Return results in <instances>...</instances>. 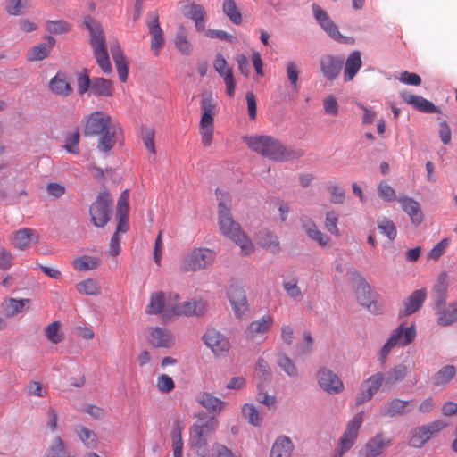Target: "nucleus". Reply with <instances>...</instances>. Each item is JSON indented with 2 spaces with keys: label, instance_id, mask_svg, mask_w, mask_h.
I'll list each match as a JSON object with an SVG mask.
<instances>
[{
  "label": "nucleus",
  "instance_id": "obj_1",
  "mask_svg": "<svg viewBox=\"0 0 457 457\" xmlns=\"http://www.w3.org/2000/svg\"><path fill=\"white\" fill-rule=\"evenodd\" d=\"M242 140L251 151L275 162L291 161L303 155L302 150L287 148L278 139L271 136H245Z\"/></svg>",
  "mask_w": 457,
  "mask_h": 457
},
{
  "label": "nucleus",
  "instance_id": "obj_2",
  "mask_svg": "<svg viewBox=\"0 0 457 457\" xmlns=\"http://www.w3.org/2000/svg\"><path fill=\"white\" fill-rule=\"evenodd\" d=\"M230 197L228 194H222L221 198H219L218 212H219V227L225 237L233 240L237 245L240 246L241 254L250 255L253 250L254 245L251 239L242 231L238 223L234 221L229 207L226 202H229Z\"/></svg>",
  "mask_w": 457,
  "mask_h": 457
},
{
  "label": "nucleus",
  "instance_id": "obj_3",
  "mask_svg": "<svg viewBox=\"0 0 457 457\" xmlns=\"http://www.w3.org/2000/svg\"><path fill=\"white\" fill-rule=\"evenodd\" d=\"M84 23L90 33L89 44L97 65L104 73H112V63L107 52L105 35L101 24L91 17H87Z\"/></svg>",
  "mask_w": 457,
  "mask_h": 457
},
{
  "label": "nucleus",
  "instance_id": "obj_4",
  "mask_svg": "<svg viewBox=\"0 0 457 457\" xmlns=\"http://www.w3.org/2000/svg\"><path fill=\"white\" fill-rule=\"evenodd\" d=\"M179 296L176 293L165 295L162 291L154 292L150 295L149 303L145 312L148 314H162L164 319L177 317L171 312L177 309Z\"/></svg>",
  "mask_w": 457,
  "mask_h": 457
},
{
  "label": "nucleus",
  "instance_id": "obj_5",
  "mask_svg": "<svg viewBox=\"0 0 457 457\" xmlns=\"http://www.w3.org/2000/svg\"><path fill=\"white\" fill-rule=\"evenodd\" d=\"M202 116L200 120V134L204 147L211 145L214 129V116L216 104L211 94L204 95L201 100Z\"/></svg>",
  "mask_w": 457,
  "mask_h": 457
},
{
  "label": "nucleus",
  "instance_id": "obj_6",
  "mask_svg": "<svg viewBox=\"0 0 457 457\" xmlns=\"http://www.w3.org/2000/svg\"><path fill=\"white\" fill-rule=\"evenodd\" d=\"M215 257V252L209 248H194L184 255L180 269L184 272L204 270L214 262Z\"/></svg>",
  "mask_w": 457,
  "mask_h": 457
},
{
  "label": "nucleus",
  "instance_id": "obj_7",
  "mask_svg": "<svg viewBox=\"0 0 457 457\" xmlns=\"http://www.w3.org/2000/svg\"><path fill=\"white\" fill-rule=\"evenodd\" d=\"M416 337L415 326L405 327L404 324L399 325L391 334L387 342L384 345L380 352V359L384 361L393 347L405 346L410 345Z\"/></svg>",
  "mask_w": 457,
  "mask_h": 457
},
{
  "label": "nucleus",
  "instance_id": "obj_8",
  "mask_svg": "<svg viewBox=\"0 0 457 457\" xmlns=\"http://www.w3.org/2000/svg\"><path fill=\"white\" fill-rule=\"evenodd\" d=\"M91 221L96 227H104L110 219L112 212V199L107 191L100 192L96 201L91 204L90 209Z\"/></svg>",
  "mask_w": 457,
  "mask_h": 457
},
{
  "label": "nucleus",
  "instance_id": "obj_9",
  "mask_svg": "<svg viewBox=\"0 0 457 457\" xmlns=\"http://www.w3.org/2000/svg\"><path fill=\"white\" fill-rule=\"evenodd\" d=\"M353 279L356 282L355 297L357 302L370 312H378L379 308L376 303L377 294L357 271L353 272Z\"/></svg>",
  "mask_w": 457,
  "mask_h": 457
},
{
  "label": "nucleus",
  "instance_id": "obj_10",
  "mask_svg": "<svg viewBox=\"0 0 457 457\" xmlns=\"http://www.w3.org/2000/svg\"><path fill=\"white\" fill-rule=\"evenodd\" d=\"M443 420H436L426 425L415 428L411 431L410 445L415 448L422 447L430 438L447 427Z\"/></svg>",
  "mask_w": 457,
  "mask_h": 457
},
{
  "label": "nucleus",
  "instance_id": "obj_11",
  "mask_svg": "<svg viewBox=\"0 0 457 457\" xmlns=\"http://www.w3.org/2000/svg\"><path fill=\"white\" fill-rule=\"evenodd\" d=\"M312 10L316 21L330 37L340 43L353 42V39L345 37L340 33L337 26L330 19L327 12L324 11L320 5L317 4H312Z\"/></svg>",
  "mask_w": 457,
  "mask_h": 457
},
{
  "label": "nucleus",
  "instance_id": "obj_12",
  "mask_svg": "<svg viewBox=\"0 0 457 457\" xmlns=\"http://www.w3.org/2000/svg\"><path fill=\"white\" fill-rule=\"evenodd\" d=\"M219 427V421L212 416L202 414L190 428L189 439L207 441V437Z\"/></svg>",
  "mask_w": 457,
  "mask_h": 457
},
{
  "label": "nucleus",
  "instance_id": "obj_13",
  "mask_svg": "<svg viewBox=\"0 0 457 457\" xmlns=\"http://www.w3.org/2000/svg\"><path fill=\"white\" fill-rule=\"evenodd\" d=\"M363 411L355 414L346 424L343 436L340 438V453L337 457L348 451L355 443L359 429L362 424Z\"/></svg>",
  "mask_w": 457,
  "mask_h": 457
},
{
  "label": "nucleus",
  "instance_id": "obj_14",
  "mask_svg": "<svg viewBox=\"0 0 457 457\" xmlns=\"http://www.w3.org/2000/svg\"><path fill=\"white\" fill-rule=\"evenodd\" d=\"M320 387L326 393L337 395L344 390V383L341 378L328 368H320L316 374Z\"/></svg>",
  "mask_w": 457,
  "mask_h": 457
},
{
  "label": "nucleus",
  "instance_id": "obj_15",
  "mask_svg": "<svg viewBox=\"0 0 457 457\" xmlns=\"http://www.w3.org/2000/svg\"><path fill=\"white\" fill-rule=\"evenodd\" d=\"M228 297L237 319H245L249 312V306L244 289L238 286L231 285L228 291Z\"/></svg>",
  "mask_w": 457,
  "mask_h": 457
},
{
  "label": "nucleus",
  "instance_id": "obj_16",
  "mask_svg": "<svg viewBox=\"0 0 457 457\" xmlns=\"http://www.w3.org/2000/svg\"><path fill=\"white\" fill-rule=\"evenodd\" d=\"M204 344L216 356H222L228 353L230 344L228 339L215 328H209L203 336Z\"/></svg>",
  "mask_w": 457,
  "mask_h": 457
},
{
  "label": "nucleus",
  "instance_id": "obj_17",
  "mask_svg": "<svg viewBox=\"0 0 457 457\" xmlns=\"http://www.w3.org/2000/svg\"><path fill=\"white\" fill-rule=\"evenodd\" d=\"M150 21L147 22V28L151 37V50L154 56L160 54L161 49L164 46V32L159 22V14L156 11L148 13Z\"/></svg>",
  "mask_w": 457,
  "mask_h": 457
},
{
  "label": "nucleus",
  "instance_id": "obj_18",
  "mask_svg": "<svg viewBox=\"0 0 457 457\" xmlns=\"http://www.w3.org/2000/svg\"><path fill=\"white\" fill-rule=\"evenodd\" d=\"M114 122L110 115L100 111L94 112L86 120L84 134L88 136L98 135Z\"/></svg>",
  "mask_w": 457,
  "mask_h": 457
},
{
  "label": "nucleus",
  "instance_id": "obj_19",
  "mask_svg": "<svg viewBox=\"0 0 457 457\" xmlns=\"http://www.w3.org/2000/svg\"><path fill=\"white\" fill-rule=\"evenodd\" d=\"M208 310V303L205 300L199 298V299H193L190 301L179 303L177 309H173L171 312L172 313H175L177 317L179 316H202L204 313H206Z\"/></svg>",
  "mask_w": 457,
  "mask_h": 457
},
{
  "label": "nucleus",
  "instance_id": "obj_20",
  "mask_svg": "<svg viewBox=\"0 0 457 457\" xmlns=\"http://www.w3.org/2000/svg\"><path fill=\"white\" fill-rule=\"evenodd\" d=\"M39 240V234L37 230L22 228L15 231L11 237V244L13 247L24 251L30 247L32 244H37Z\"/></svg>",
  "mask_w": 457,
  "mask_h": 457
},
{
  "label": "nucleus",
  "instance_id": "obj_21",
  "mask_svg": "<svg viewBox=\"0 0 457 457\" xmlns=\"http://www.w3.org/2000/svg\"><path fill=\"white\" fill-rule=\"evenodd\" d=\"M214 70L223 78L226 85V93L229 96H233L235 93L236 82L232 70L228 67L227 61L221 54H217L213 62Z\"/></svg>",
  "mask_w": 457,
  "mask_h": 457
},
{
  "label": "nucleus",
  "instance_id": "obj_22",
  "mask_svg": "<svg viewBox=\"0 0 457 457\" xmlns=\"http://www.w3.org/2000/svg\"><path fill=\"white\" fill-rule=\"evenodd\" d=\"M273 324L274 319L272 316L263 315L262 318L249 323L245 330V336L250 340L260 338L272 328Z\"/></svg>",
  "mask_w": 457,
  "mask_h": 457
},
{
  "label": "nucleus",
  "instance_id": "obj_23",
  "mask_svg": "<svg viewBox=\"0 0 457 457\" xmlns=\"http://www.w3.org/2000/svg\"><path fill=\"white\" fill-rule=\"evenodd\" d=\"M148 340L155 347L170 348L174 345L172 334L160 327H151L148 328Z\"/></svg>",
  "mask_w": 457,
  "mask_h": 457
},
{
  "label": "nucleus",
  "instance_id": "obj_24",
  "mask_svg": "<svg viewBox=\"0 0 457 457\" xmlns=\"http://www.w3.org/2000/svg\"><path fill=\"white\" fill-rule=\"evenodd\" d=\"M121 132V129L118 123L114 122L104 129L99 135L97 148L104 153H108L115 145L117 137Z\"/></svg>",
  "mask_w": 457,
  "mask_h": 457
},
{
  "label": "nucleus",
  "instance_id": "obj_25",
  "mask_svg": "<svg viewBox=\"0 0 457 457\" xmlns=\"http://www.w3.org/2000/svg\"><path fill=\"white\" fill-rule=\"evenodd\" d=\"M392 440L383 433L370 438L364 446L365 457H377L390 446Z\"/></svg>",
  "mask_w": 457,
  "mask_h": 457
},
{
  "label": "nucleus",
  "instance_id": "obj_26",
  "mask_svg": "<svg viewBox=\"0 0 457 457\" xmlns=\"http://www.w3.org/2000/svg\"><path fill=\"white\" fill-rule=\"evenodd\" d=\"M343 61L334 55H323L320 60V71L328 80H334L342 69Z\"/></svg>",
  "mask_w": 457,
  "mask_h": 457
},
{
  "label": "nucleus",
  "instance_id": "obj_27",
  "mask_svg": "<svg viewBox=\"0 0 457 457\" xmlns=\"http://www.w3.org/2000/svg\"><path fill=\"white\" fill-rule=\"evenodd\" d=\"M398 202L414 225L418 226L423 221V213L420 204L416 200L409 196H400Z\"/></svg>",
  "mask_w": 457,
  "mask_h": 457
},
{
  "label": "nucleus",
  "instance_id": "obj_28",
  "mask_svg": "<svg viewBox=\"0 0 457 457\" xmlns=\"http://www.w3.org/2000/svg\"><path fill=\"white\" fill-rule=\"evenodd\" d=\"M413 406V401H404L398 398L387 402L382 411L381 415L386 417L402 416L408 413Z\"/></svg>",
  "mask_w": 457,
  "mask_h": 457
},
{
  "label": "nucleus",
  "instance_id": "obj_29",
  "mask_svg": "<svg viewBox=\"0 0 457 457\" xmlns=\"http://www.w3.org/2000/svg\"><path fill=\"white\" fill-rule=\"evenodd\" d=\"M426 297L427 291L425 288L413 291L403 302L402 314L403 316H409L416 312L422 306Z\"/></svg>",
  "mask_w": 457,
  "mask_h": 457
},
{
  "label": "nucleus",
  "instance_id": "obj_30",
  "mask_svg": "<svg viewBox=\"0 0 457 457\" xmlns=\"http://www.w3.org/2000/svg\"><path fill=\"white\" fill-rule=\"evenodd\" d=\"M403 100L410 105H412L418 111L423 112H436L437 107L433 104L432 102L423 98L422 96H416L406 91L401 94Z\"/></svg>",
  "mask_w": 457,
  "mask_h": 457
},
{
  "label": "nucleus",
  "instance_id": "obj_31",
  "mask_svg": "<svg viewBox=\"0 0 457 457\" xmlns=\"http://www.w3.org/2000/svg\"><path fill=\"white\" fill-rule=\"evenodd\" d=\"M362 65L361 54L358 50L351 52L346 58L344 69V80L345 82L351 81Z\"/></svg>",
  "mask_w": 457,
  "mask_h": 457
},
{
  "label": "nucleus",
  "instance_id": "obj_32",
  "mask_svg": "<svg viewBox=\"0 0 457 457\" xmlns=\"http://www.w3.org/2000/svg\"><path fill=\"white\" fill-rule=\"evenodd\" d=\"M30 304V300L24 299H15L9 298L4 301L2 303L3 312L4 315L8 318L13 317L14 315L24 312L29 309Z\"/></svg>",
  "mask_w": 457,
  "mask_h": 457
},
{
  "label": "nucleus",
  "instance_id": "obj_33",
  "mask_svg": "<svg viewBox=\"0 0 457 457\" xmlns=\"http://www.w3.org/2000/svg\"><path fill=\"white\" fill-rule=\"evenodd\" d=\"M111 53L120 81L126 82L128 78V63L120 46L117 44L112 46Z\"/></svg>",
  "mask_w": 457,
  "mask_h": 457
},
{
  "label": "nucleus",
  "instance_id": "obj_34",
  "mask_svg": "<svg viewBox=\"0 0 457 457\" xmlns=\"http://www.w3.org/2000/svg\"><path fill=\"white\" fill-rule=\"evenodd\" d=\"M46 39L47 41L46 44H38L29 49L28 54L29 61H41L48 56L55 44V39L51 36L46 37Z\"/></svg>",
  "mask_w": 457,
  "mask_h": 457
},
{
  "label": "nucleus",
  "instance_id": "obj_35",
  "mask_svg": "<svg viewBox=\"0 0 457 457\" xmlns=\"http://www.w3.org/2000/svg\"><path fill=\"white\" fill-rule=\"evenodd\" d=\"M408 372L406 365L401 363L390 369L384 374L385 388H391L396 383L404 379Z\"/></svg>",
  "mask_w": 457,
  "mask_h": 457
},
{
  "label": "nucleus",
  "instance_id": "obj_36",
  "mask_svg": "<svg viewBox=\"0 0 457 457\" xmlns=\"http://www.w3.org/2000/svg\"><path fill=\"white\" fill-rule=\"evenodd\" d=\"M49 89L55 95L67 96L72 92L71 84L66 80L64 74L57 73L49 82Z\"/></svg>",
  "mask_w": 457,
  "mask_h": 457
},
{
  "label": "nucleus",
  "instance_id": "obj_37",
  "mask_svg": "<svg viewBox=\"0 0 457 457\" xmlns=\"http://www.w3.org/2000/svg\"><path fill=\"white\" fill-rule=\"evenodd\" d=\"M197 402L209 411L220 412L227 405L226 402L210 393H202L197 397Z\"/></svg>",
  "mask_w": 457,
  "mask_h": 457
},
{
  "label": "nucleus",
  "instance_id": "obj_38",
  "mask_svg": "<svg viewBox=\"0 0 457 457\" xmlns=\"http://www.w3.org/2000/svg\"><path fill=\"white\" fill-rule=\"evenodd\" d=\"M173 41L176 48L180 54L189 55L192 53V45L187 38V32L183 25H179L178 27Z\"/></svg>",
  "mask_w": 457,
  "mask_h": 457
},
{
  "label": "nucleus",
  "instance_id": "obj_39",
  "mask_svg": "<svg viewBox=\"0 0 457 457\" xmlns=\"http://www.w3.org/2000/svg\"><path fill=\"white\" fill-rule=\"evenodd\" d=\"M293 448V443L288 437H278L272 446L270 457H291Z\"/></svg>",
  "mask_w": 457,
  "mask_h": 457
},
{
  "label": "nucleus",
  "instance_id": "obj_40",
  "mask_svg": "<svg viewBox=\"0 0 457 457\" xmlns=\"http://www.w3.org/2000/svg\"><path fill=\"white\" fill-rule=\"evenodd\" d=\"M90 90L97 96H112L113 95L112 82L104 78H95L91 82Z\"/></svg>",
  "mask_w": 457,
  "mask_h": 457
},
{
  "label": "nucleus",
  "instance_id": "obj_41",
  "mask_svg": "<svg viewBox=\"0 0 457 457\" xmlns=\"http://www.w3.org/2000/svg\"><path fill=\"white\" fill-rule=\"evenodd\" d=\"M258 244L269 250L270 252L276 253L279 251V241L277 236L267 230L260 231L257 235Z\"/></svg>",
  "mask_w": 457,
  "mask_h": 457
},
{
  "label": "nucleus",
  "instance_id": "obj_42",
  "mask_svg": "<svg viewBox=\"0 0 457 457\" xmlns=\"http://www.w3.org/2000/svg\"><path fill=\"white\" fill-rule=\"evenodd\" d=\"M303 228L310 238L317 241L320 246H327L329 242V237L317 228L315 223L312 220H308L303 224Z\"/></svg>",
  "mask_w": 457,
  "mask_h": 457
},
{
  "label": "nucleus",
  "instance_id": "obj_43",
  "mask_svg": "<svg viewBox=\"0 0 457 457\" xmlns=\"http://www.w3.org/2000/svg\"><path fill=\"white\" fill-rule=\"evenodd\" d=\"M184 428L183 423L176 420L173 423L171 433L172 437V449L174 457H182L183 441L181 436L182 429Z\"/></svg>",
  "mask_w": 457,
  "mask_h": 457
},
{
  "label": "nucleus",
  "instance_id": "obj_44",
  "mask_svg": "<svg viewBox=\"0 0 457 457\" xmlns=\"http://www.w3.org/2000/svg\"><path fill=\"white\" fill-rule=\"evenodd\" d=\"M446 275L442 273L437 278L436 284L433 287V294L436 300V305L440 307L445 302V295L447 291Z\"/></svg>",
  "mask_w": 457,
  "mask_h": 457
},
{
  "label": "nucleus",
  "instance_id": "obj_45",
  "mask_svg": "<svg viewBox=\"0 0 457 457\" xmlns=\"http://www.w3.org/2000/svg\"><path fill=\"white\" fill-rule=\"evenodd\" d=\"M222 10L225 15L236 25L242 22V15L234 0H224Z\"/></svg>",
  "mask_w": 457,
  "mask_h": 457
},
{
  "label": "nucleus",
  "instance_id": "obj_46",
  "mask_svg": "<svg viewBox=\"0 0 457 457\" xmlns=\"http://www.w3.org/2000/svg\"><path fill=\"white\" fill-rule=\"evenodd\" d=\"M100 264V260L96 257L92 256H81L76 258L72 262V265L75 270L79 271H86L89 270L96 269Z\"/></svg>",
  "mask_w": 457,
  "mask_h": 457
},
{
  "label": "nucleus",
  "instance_id": "obj_47",
  "mask_svg": "<svg viewBox=\"0 0 457 457\" xmlns=\"http://www.w3.org/2000/svg\"><path fill=\"white\" fill-rule=\"evenodd\" d=\"M456 373L455 367L446 365L440 369L433 377V382L436 386H445L450 382Z\"/></svg>",
  "mask_w": 457,
  "mask_h": 457
},
{
  "label": "nucleus",
  "instance_id": "obj_48",
  "mask_svg": "<svg viewBox=\"0 0 457 457\" xmlns=\"http://www.w3.org/2000/svg\"><path fill=\"white\" fill-rule=\"evenodd\" d=\"M437 321L441 326H448L457 321V302L450 303L446 309L442 311Z\"/></svg>",
  "mask_w": 457,
  "mask_h": 457
},
{
  "label": "nucleus",
  "instance_id": "obj_49",
  "mask_svg": "<svg viewBox=\"0 0 457 457\" xmlns=\"http://www.w3.org/2000/svg\"><path fill=\"white\" fill-rule=\"evenodd\" d=\"M187 457H210L207 441L189 439Z\"/></svg>",
  "mask_w": 457,
  "mask_h": 457
},
{
  "label": "nucleus",
  "instance_id": "obj_50",
  "mask_svg": "<svg viewBox=\"0 0 457 457\" xmlns=\"http://www.w3.org/2000/svg\"><path fill=\"white\" fill-rule=\"evenodd\" d=\"M76 290L79 294L87 295H97L101 293V287H99L96 280L93 278H87L79 282L76 285Z\"/></svg>",
  "mask_w": 457,
  "mask_h": 457
},
{
  "label": "nucleus",
  "instance_id": "obj_51",
  "mask_svg": "<svg viewBox=\"0 0 457 457\" xmlns=\"http://www.w3.org/2000/svg\"><path fill=\"white\" fill-rule=\"evenodd\" d=\"M378 230L387 237L389 240L396 237L397 231L394 222L386 217H379L377 221Z\"/></svg>",
  "mask_w": 457,
  "mask_h": 457
},
{
  "label": "nucleus",
  "instance_id": "obj_52",
  "mask_svg": "<svg viewBox=\"0 0 457 457\" xmlns=\"http://www.w3.org/2000/svg\"><path fill=\"white\" fill-rule=\"evenodd\" d=\"M46 338L53 344H58L63 340V334L61 331L59 321H53L45 329Z\"/></svg>",
  "mask_w": 457,
  "mask_h": 457
},
{
  "label": "nucleus",
  "instance_id": "obj_53",
  "mask_svg": "<svg viewBox=\"0 0 457 457\" xmlns=\"http://www.w3.org/2000/svg\"><path fill=\"white\" fill-rule=\"evenodd\" d=\"M242 414L244 418L246 419L251 425L255 427L261 425L262 419L253 404H244L242 407Z\"/></svg>",
  "mask_w": 457,
  "mask_h": 457
},
{
  "label": "nucleus",
  "instance_id": "obj_54",
  "mask_svg": "<svg viewBox=\"0 0 457 457\" xmlns=\"http://www.w3.org/2000/svg\"><path fill=\"white\" fill-rule=\"evenodd\" d=\"M46 457H66V447L60 436H55L48 447Z\"/></svg>",
  "mask_w": 457,
  "mask_h": 457
},
{
  "label": "nucleus",
  "instance_id": "obj_55",
  "mask_svg": "<svg viewBox=\"0 0 457 457\" xmlns=\"http://www.w3.org/2000/svg\"><path fill=\"white\" fill-rule=\"evenodd\" d=\"M382 386H385L384 373L382 372L373 374L363 382V386H366L367 389L374 395Z\"/></svg>",
  "mask_w": 457,
  "mask_h": 457
},
{
  "label": "nucleus",
  "instance_id": "obj_56",
  "mask_svg": "<svg viewBox=\"0 0 457 457\" xmlns=\"http://www.w3.org/2000/svg\"><path fill=\"white\" fill-rule=\"evenodd\" d=\"M45 28L51 34H62L71 30V25L63 20L46 21Z\"/></svg>",
  "mask_w": 457,
  "mask_h": 457
},
{
  "label": "nucleus",
  "instance_id": "obj_57",
  "mask_svg": "<svg viewBox=\"0 0 457 457\" xmlns=\"http://www.w3.org/2000/svg\"><path fill=\"white\" fill-rule=\"evenodd\" d=\"M287 77L294 89L298 88L299 68L295 61H289L286 66Z\"/></svg>",
  "mask_w": 457,
  "mask_h": 457
},
{
  "label": "nucleus",
  "instance_id": "obj_58",
  "mask_svg": "<svg viewBox=\"0 0 457 457\" xmlns=\"http://www.w3.org/2000/svg\"><path fill=\"white\" fill-rule=\"evenodd\" d=\"M278 364L283 371H285L290 377H295L297 375V368L294 361L285 354H279L278 359Z\"/></svg>",
  "mask_w": 457,
  "mask_h": 457
},
{
  "label": "nucleus",
  "instance_id": "obj_59",
  "mask_svg": "<svg viewBox=\"0 0 457 457\" xmlns=\"http://www.w3.org/2000/svg\"><path fill=\"white\" fill-rule=\"evenodd\" d=\"M254 377L260 382L266 381L270 377V369L265 360L258 359L254 370Z\"/></svg>",
  "mask_w": 457,
  "mask_h": 457
},
{
  "label": "nucleus",
  "instance_id": "obj_60",
  "mask_svg": "<svg viewBox=\"0 0 457 457\" xmlns=\"http://www.w3.org/2000/svg\"><path fill=\"white\" fill-rule=\"evenodd\" d=\"M185 9H188V11L185 12V14L191 18L194 21H197V20L205 19V10L199 4L191 3L188 5L185 6Z\"/></svg>",
  "mask_w": 457,
  "mask_h": 457
},
{
  "label": "nucleus",
  "instance_id": "obj_61",
  "mask_svg": "<svg viewBox=\"0 0 457 457\" xmlns=\"http://www.w3.org/2000/svg\"><path fill=\"white\" fill-rule=\"evenodd\" d=\"M378 193L384 201L391 202L396 199L395 189L386 181H381L378 186Z\"/></svg>",
  "mask_w": 457,
  "mask_h": 457
},
{
  "label": "nucleus",
  "instance_id": "obj_62",
  "mask_svg": "<svg viewBox=\"0 0 457 457\" xmlns=\"http://www.w3.org/2000/svg\"><path fill=\"white\" fill-rule=\"evenodd\" d=\"M141 137L145 148L153 154H156L154 145V130L151 128L142 129Z\"/></svg>",
  "mask_w": 457,
  "mask_h": 457
},
{
  "label": "nucleus",
  "instance_id": "obj_63",
  "mask_svg": "<svg viewBox=\"0 0 457 457\" xmlns=\"http://www.w3.org/2000/svg\"><path fill=\"white\" fill-rule=\"evenodd\" d=\"M338 215L336 212L330 211L326 213L325 228L333 235L339 236L340 232L337 228Z\"/></svg>",
  "mask_w": 457,
  "mask_h": 457
},
{
  "label": "nucleus",
  "instance_id": "obj_64",
  "mask_svg": "<svg viewBox=\"0 0 457 457\" xmlns=\"http://www.w3.org/2000/svg\"><path fill=\"white\" fill-rule=\"evenodd\" d=\"M78 436L81 442L88 448L94 447L96 444V434L87 428H80L78 431Z\"/></svg>",
  "mask_w": 457,
  "mask_h": 457
}]
</instances>
